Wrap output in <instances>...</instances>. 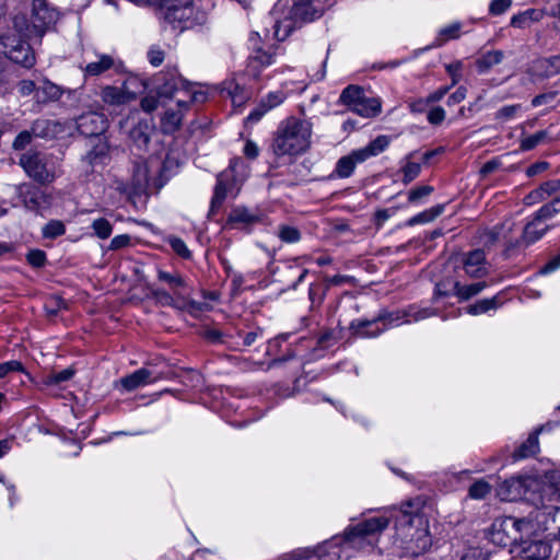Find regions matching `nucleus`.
<instances>
[{"mask_svg": "<svg viewBox=\"0 0 560 560\" xmlns=\"http://www.w3.org/2000/svg\"><path fill=\"white\" fill-rule=\"evenodd\" d=\"M552 485L542 488V494L538 501L544 499L545 504H553L555 497L560 499V475H552Z\"/></svg>", "mask_w": 560, "mask_h": 560, "instance_id": "38", "label": "nucleus"}, {"mask_svg": "<svg viewBox=\"0 0 560 560\" xmlns=\"http://www.w3.org/2000/svg\"><path fill=\"white\" fill-rule=\"evenodd\" d=\"M400 319L399 313H392L386 316H378L372 320H354L351 323L350 328L358 337L372 338L378 336L388 327L400 325L402 323Z\"/></svg>", "mask_w": 560, "mask_h": 560, "instance_id": "11", "label": "nucleus"}, {"mask_svg": "<svg viewBox=\"0 0 560 560\" xmlns=\"http://www.w3.org/2000/svg\"><path fill=\"white\" fill-rule=\"evenodd\" d=\"M433 188L431 186H420L409 191L408 199L410 202H416L419 199L429 196Z\"/></svg>", "mask_w": 560, "mask_h": 560, "instance_id": "57", "label": "nucleus"}, {"mask_svg": "<svg viewBox=\"0 0 560 560\" xmlns=\"http://www.w3.org/2000/svg\"><path fill=\"white\" fill-rule=\"evenodd\" d=\"M170 246L172 247V249L178 255L180 256L182 258H189L191 253L190 250L188 249L186 243L179 238V237H176V236H171L168 240H167Z\"/></svg>", "mask_w": 560, "mask_h": 560, "instance_id": "50", "label": "nucleus"}, {"mask_svg": "<svg viewBox=\"0 0 560 560\" xmlns=\"http://www.w3.org/2000/svg\"><path fill=\"white\" fill-rule=\"evenodd\" d=\"M534 71L541 77H552L560 73V55L536 60Z\"/></svg>", "mask_w": 560, "mask_h": 560, "instance_id": "29", "label": "nucleus"}, {"mask_svg": "<svg viewBox=\"0 0 560 560\" xmlns=\"http://www.w3.org/2000/svg\"><path fill=\"white\" fill-rule=\"evenodd\" d=\"M23 205L32 211H43L51 207V194L36 187H25L20 189Z\"/></svg>", "mask_w": 560, "mask_h": 560, "instance_id": "17", "label": "nucleus"}, {"mask_svg": "<svg viewBox=\"0 0 560 560\" xmlns=\"http://www.w3.org/2000/svg\"><path fill=\"white\" fill-rule=\"evenodd\" d=\"M550 229V224L542 222L538 218H534L523 229H521L520 247L528 246L540 240Z\"/></svg>", "mask_w": 560, "mask_h": 560, "instance_id": "21", "label": "nucleus"}, {"mask_svg": "<svg viewBox=\"0 0 560 560\" xmlns=\"http://www.w3.org/2000/svg\"><path fill=\"white\" fill-rule=\"evenodd\" d=\"M444 119H445V110L440 106L432 107L428 113V120L432 125H439Z\"/></svg>", "mask_w": 560, "mask_h": 560, "instance_id": "59", "label": "nucleus"}, {"mask_svg": "<svg viewBox=\"0 0 560 560\" xmlns=\"http://www.w3.org/2000/svg\"><path fill=\"white\" fill-rule=\"evenodd\" d=\"M443 211H444V206H441V205L435 206V207H433L429 210H425V211L415 215L413 218H411L409 220V224L413 225V224L430 222V221L434 220L436 217H439Z\"/></svg>", "mask_w": 560, "mask_h": 560, "instance_id": "41", "label": "nucleus"}, {"mask_svg": "<svg viewBox=\"0 0 560 560\" xmlns=\"http://www.w3.org/2000/svg\"><path fill=\"white\" fill-rule=\"evenodd\" d=\"M539 451L538 434L533 433L528 439L515 451L514 457L516 459L526 458L537 454Z\"/></svg>", "mask_w": 560, "mask_h": 560, "instance_id": "35", "label": "nucleus"}, {"mask_svg": "<svg viewBox=\"0 0 560 560\" xmlns=\"http://www.w3.org/2000/svg\"><path fill=\"white\" fill-rule=\"evenodd\" d=\"M182 81L176 78H172L170 82H166L164 85L160 86L159 93L161 96L173 97L176 92H178V84Z\"/></svg>", "mask_w": 560, "mask_h": 560, "instance_id": "56", "label": "nucleus"}, {"mask_svg": "<svg viewBox=\"0 0 560 560\" xmlns=\"http://www.w3.org/2000/svg\"><path fill=\"white\" fill-rule=\"evenodd\" d=\"M387 516H371L346 528L343 536H336L315 549L298 550L278 560H348L357 553L372 551L378 536L388 527Z\"/></svg>", "mask_w": 560, "mask_h": 560, "instance_id": "1", "label": "nucleus"}, {"mask_svg": "<svg viewBox=\"0 0 560 560\" xmlns=\"http://www.w3.org/2000/svg\"><path fill=\"white\" fill-rule=\"evenodd\" d=\"M401 170L404 174L402 180L405 184H408L419 176L421 172V165L416 162L406 161Z\"/></svg>", "mask_w": 560, "mask_h": 560, "instance_id": "48", "label": "nucleus"}, {"mask_svg": "<svg viewBox=\"0 0 560 560\" xmlns=\"http://www.w3.org/2000/svg\"><path fill=\"white\" fill-rule=\"evenodd\" d=\"M467 90L464 86H459L454 93L447 98L448 105H456L463 102L466 97Z\"/></svg>", "mask_w": 560, "mask_h": 560, "instance_id": "64", "label": "nucleus"}, {"mask_svg": "<svg viewBox=\"0 0 560 560\" xmlns=\"http://www.w3.org/2000/svg\"><path fill=\"white\" fill-rule=\"evenodd\" d=\"M164 58L165 52L160 46L153 45L148 50V60L154 67H159L160 65H162Z\"/></svg>", "mask_w": 560, "mask_h": 560, "instance_id": "52", "label": "nucleus"}, {"mask_svg": "<svg viewBox=\"0 0 560 560\" xmlns=\"http://www.w3.org/2000/svg\"><path fill=\"white\" fill-rule=\"evenodd\" d=\"M73 374H74L73 369L68 368L60 372H56V373H51V374L47 375L44 378L43 383L46 386L58 385L62 382L70 380L73 376Z\"/></svg>", "mask_w": 560, "mask_h": 560, "instance_id": "45", "label": "nucleus"}, {"mask_svg": "<svg viewBox=\"0 0 560 560\" xmlns=\"http://www.w3.org/2000/svg\"><path fill=\"white\" fill-rule=\"evenodd\" d=\"M238 161H235L230 170L222 172L217 177V185L214 188V194L211 199L210 212L214 213L224 202L228 196H236L238 191V187L234 179L233 173L235 171Z\"/></svg>", "mask_w": 560, "mask_h": 560, "instance_id": "13", "label": "nucleus"}, {"mask_svg": "<svg viewBox=\"0 0 560 560\" xmlns=\"http://www.w3.org/2000/svg\"><path fill=\"white\" fill-rule=\"evenodd\" d=\"M536 486L537 480L533 476H515L498 486L497 495L502 501H515L526 497Z\"/></svg>", "mask_w": 560, "mask_h": 560, "instance_id": "12", "label": "nucleus"}, {"mask_svg": "<svg viewBox=\"0 0 560 560\" xmlns=\"http://www.w3.org/2000/svg\"><path fill=\"white\" fill-rule=\"evenodd\" d=\"M162 378V375L151 369L141 368L133 373L121 377L118 381V385L125 390L131 392L139 387H143L149 384H153Z\"/></svg>", "mask_w": 560, "mask_h": 560, "instance_id": "18", "label": "nucleus"}, {"mask_svg": "<svg viewBox=\"0 0 560 560\" xmlns=\"http://www.w3.org/2000/svg\"><path fill=\"white\" fill-rule=\"evenodd\" d=\"M332 5V0H278L271 10L273 37L284 40L301 22L312 21Z\"/></svg>", "mask_w": 560, "mask_h": 560, "instance_id": "4", "label": "nucleus"}, {"mask_svg": "<svg viewBox=\"0 0 560 560\" xmlns=\"http://www.w3.org/2000/svg\"><path fill=\"white\" fill-rule=\"evenodd\" d=\"M420 502L406 503L400 509H386L377 516H387L394 522L393 545L406 556H418L431 546L428 520L419 512Z\"/></svg>", "mask_w": 560, "mask_h": 560, "instance_id": "2", "label": "nucleus"}, {"mask_svg": "<svg viewBox=\"0 0 560 560\" xmlns=\"http://www.w3.org/2000/svg\"><path fill=\"white\" fill-rule=\"evenodd\" d=\"M150 182V170L145 162L139 163L133 171L135 190H143Z\"/></svg>", "mask_w": 560, "mask_h": 560, "instance_id": "37", "label": "nucleus"}, {"mask_svg": "<svg viewBox=\"0 0 560 560\" xmlns=\"http://www.w3.org/2000/svg\"><path fill=\"white\" fill-rule=\"evenodd\" d=\"M491 485L483 479L474 482L468 491V494L474 500L485 499L491 491Z\"/></svg>", "mask_w": 560, "mask_h": 560, "instance_id": "43", "label": "nucleus"}, {"mask_svg": "<svg viewBox=\"0 0 560 560\" xmlns=\"http://www.w3.org/2000/svg\"><path fill=\"white\" fill-rule=\"evenodd\" d=\"M463 268L470 278H482L488 275L486 255L483 250L476 249L463 257Z\"/></svg>", "mask_w": 560, "mask_h": 560, "instance_id": "19", "label": "nucleus"}, {"mask_svg": "<svg viewBox=\"0 0 560 560\" xmlns=\"http://www.w3.org/2000/svg\"><path fill=\"white\" fill-rule=\"evenodd\" d=\"M512 5V0H492L489 5V12L492 15H501Z\"/></svg>", "mask_w": 560, "mask_h": 560, "instance_id": "55", "label": "nucleus"}, {"mask_svg": "<svg viewBox=\"0 0 560 560\" xmlns=\"http://www.w3.org/2000/svg\"><path fill=\"white\" fill-rule=\"evenodd\" d=\"M520 109H521L520 105L504 106L497 112L495 118L501 121H508V120L514 118L517 115V113L520 112Z\"/></svg>", "mask_w": 560, "mask_h": 560, "instance_id": "53", "label": "nucleus"}, {"mask_svg": "<svg viewBox=\"0 0 560 560\" xmlns=\"http://www.w3.org/2000/svg\"><path fill=\"white\" fill-rule=\"evenodd\" d=\"M32 140V133L30 131L20 132L13 141V148L15 150H23Z\"/></svg>", "mask_w": 560, "mask_h": 560, "instance_id": "63", "label": "nucleus"}, {"mask_svg": "<svg viewBox=\"0 0 560 560\" xmlns=\"http://www.w3.org/2000/svg\"><path fill=\"white\" fill-rule=\"evenodd\" d=\"M359 151L353 150L348 155L340 158L335 167V174L340 178H347L351 176L355 170V166L363 163L364 160H359Z\"/></svg>", "mask_w": 560, "mask_h": 560, "instance_id": "25", "label": "nucleus"}, {"mask_svg": "<svg viewBox=\"0 0 560 560\" xmlns=\"http://www.w3.org/2000/svg\"><path fill=\"white\" fill-rule=\"evenodd\" d=\"M66 232L65 224L59 220H51L43 226L42 233L46 238H56Z\"/></svg>", "mask_w": 560, "mask_h": 560, "instance_id": "44", "label": "nucleus"}, {"mask_svg": "<svg viewBox=\"0 0 560 560\" xmlns=\"http://www.w3.org/2000/svg\"><path fill=\"white\" fill-rule=\"evenodd\" d=\"M20 165L30 177L40 184H49L57 177L55 166L38 152L24 153L20 159Z\"/></svg>", "mask_w": 560, "mask_h": 560, "instance_id": "10", "label": "nucleus"}, {"mask_svg": "<svg viewBox=\"0 0 560 560\" xmlns=\"http://www.w3.org/2000/svg\"><path fill=\"white\" fill-rule=\"evenodd\" d=\"M463 24L459 21L452 22L439 28L431 47H441L447 42L457 39L462 35Z\"/></svg>", "mask_w": 560, "mask_h": 560, "instance_id": "23", "label": "nucleus"}, {"mask_svg": "<svg viewBox=\"0 0 560 560\" xmlns=\"http://www.w3.org/2000/svg\"><path fill=\"white\" fill-rule=\"evenodd\" d=\"M539 192L544 197V199L549 198L552 194L557 192L560 189V180L551 179L542 183L538 188Z\"/></svg>", "mask_w": 560, "mask_h": 560, "instance_id": "54", "label": "nucleus"}, {"mask_svg": "<svg viewBox=\"0 0 560 560\" xmlns=\"http://www.w3.org/2000/svg\"><path fill=\"white\" fill-rule=\"evenodd\" d=\"M390 141V137L385 135L376 137L364 148L357 149L359 151V160L366 161L370 158L381 154L388 148Z\"/></svg>", "mask_w": 560, "mask_h": 560, "instance_id": "26", "label": "nucleus"}, {"mask_svg": "<svg viewBox=\"0 0 560 560\" xmlns=\"http://www.w3.org/2000/svg\"><path fill=\"white\" fill-rule=\"evenodd\" d=\"M491 242H503L508 248L520 247L521 229L512 219L494 226L488 234Z\"/></svg>", "mask_w": 560, "mask_h": 560, "instance_id": "15", "label": "nucleus"}, {"mask_svg": "<svg viewBox=\"0 0 560 560\" xmlns=\"http://www.w3.org/2000/svg\"><path fill=\"white\" fill-rule=\"evenodd\" d=\"M560 213V198L553 199L550 203L544 205L537 212L536 218L547 222Z\"/></svg>", "mask_w": 560, "mask_h": 560, "instance_id": "40", "label": "nucleus"}, {"mask_svg": "<svg viewBox=\"0 0 560 560\" xmlns=\"http://www.w3.org/2000/svg\"><path fill=\"white\" fill-rule=\"evenodd\" d=\"M14 31L19 35L7 34L0 37V54H3L15 63L31 68L35 63V56L30 45L24 40L27 37L15 27Z\"/></svg>", "mask_w": 560, "mask_h": 560, "instance_id": "8", "label": "nucleus"}, {"mask_svg": "<svg viewBox=\"0 0 560 560\" xmlns=\"http://www.w3.org/2000/svg\"><path fill=\"white\" fill-rule=\"evenodd\" d=\"M258 220V217L249 212L246 208L236 207L234 208L228 218V222L231 224H250Z\"/></svg>", "mask_w": 560, "mask_h": 560, "instance_id": "36", "label": "nucleus"}, {"mask_svg": "<svg viewBox=\"0 0 560 560\" xmlns=\"http://www.w3.org/2000/svg\"><path fill=\"white\" fill-rule=\"evenodd\" d=\"M91 228L93 229L94 234L101 240L108 238L113 232L112 223L105 218L94 220Z\"/></svg>", "mask_w": 560, "mask_h": 560, "instance_id": "42", "label": "nucleus"}, {"mask_svg": "<svg viewBox=\"0 0 560 560\" xmlns=\"http://www.w3.org/2000/svg\"><path fill=\"white\" fill-rule=\"evenodd\" d=\"M130 241H131V238L128 234L116 235L110 241L109 249L117 250L120 248H125V247L129 246Z\"/></svg>", "mask_w": 560, "mask_h": 560, "instance_id": "58", "label": "nucleus"}, {"mask_svg": "<svg viewBox=\"0 0 560 560\" xmlns=\"http://www.w3.org/2000/svg\"><path fill=\"white\" fill-rule=\"evenodd\" d=\"M485 288L486 282L460 284L458 281H456L454 283V295H456L462 301H466L479 294Z\"/></svg>", "mask_w": 560, "mask_h": 560, "instance_id": "32", "label": "nucleus"}, {"mask_svg": "<svg viewBox=\"0 0 560 560\" xmlns=\"http://www.w3.org/2000/svg\"><path fill=\"white\" fill-rule=\"evenodd\" d=\"M278 235L285 243H296L301 237L299 230L289 225L280 226Z\"/></svg>", "mask_w": 560, "mask_h": 560, "instance_id": "49", "label": "nucleus"}, {"mask_svg": "<svg viewBox=\"0 0 560 560\" xmlns=\"http://www.w3.org/2000/svg\"><path fill=\"white\" fill-rule=\"evenodd\" d=\"M158 277L161 281L166 282L170 285V288L174 291L185 287V281L178 273H170L160 270Z\"/></svg>", "mask_w": 560, "mask_h": 560, "instance_id": "47", "label": "nucleus"}, {"mask_svg": "<svg viewBox=\"0 0 560 560\" xmlns=\"http://www.w3.org/2000/svg\"><path fill=\"white\" fill-rule=\"evenodd\" d=\"M285 100V94L282 91H275L268 93L261 101L260 104L268 112L279 106Z\"/></svg>", "mask_w": 560, "mask_h": 560, "instance_id": "46", "label": "nucleus"}, {"mask_svg": "<svg viewBox=\"0 0 560 560\" xmlns=\"http://www.w3.org/2000/svg\"><path fill=\"white\" fill-rule=\"evenodd\" d=\"M545 15V12L539 9H527L518 14H515L511 19V25L518 28H525L533 22L540 21Z\"/></svg>", "mask_w": 560, "mask_h": 560, "instance_id": "30", "label": "nucleus"}, {"mask_svg": "<svg viewBox=\"0 0 560 560\" xmlns=\"http://www.w3.org/2000/svg\"><path fill=\"white\" fill-rule=\"evenodd\" d=\"M46 255L44 252L35 249L27 254V261L34 267H42L45 264Z\"/></svg>", "mask_w": 560, "mask_h": 560, "instance_id": "61", "label": "nucleus"}, {"mask_svg": "<svg viewBox=\"0 0 560 560\" xmlns=\"http://www.w3.org/2000/svg\"><path fill=\"white\" fill-rule=\"evenodd\" d=\"M462 67L463 65L460 61H455L453 63L446 65V71L452 78V85H455L459 82Z\"/></svg>", "mask_w": 560, "mask_h": 560, "instance_id": "60", "label": "nucleus"}, {"mask_svg": "<svg viewBox=\"0 0 560 560\" xmlns=\"http://www.w3.org/2000/svg\"><path fill=\"white\" fill-rule=\"evenodd\" d=\"M364 92L360 86L349 85L340 94L339 101L343 105L348 106L350 110L357 106V104L363 98Z\"/></svg>", "mask_w": 560, "mask_h": 560, "instance_id": "33", "label": "nucleus"}, {"mask_svg": "<svg viewBox=\"0 0 560 560\" xmlns=\"http://www.w3.org/2000/svg\"><path fill=\"white\" fill-rule=\"evenodd\" d=\"M503 60V52L500 50H491L480 56L477 61L478 71L483 73L492 67L499 65Z\"/></svg>", "mask_w": 560, "mask_h": 560, "instance_id": "34", "label": "nucleus"}, {"mask_svg": "<svg viewBox=\"0 0 560 560\" xmlns=\"http://www.w3.org/2000/svg\"><path fill=\"white\" fill-rule=\"evenodd\" d=\"M448 560H487V558L478 546L458 541L453 545Z\"/></svg>", "mask_w": 560, "mask_h": 560, "instance_id": "22", "label": "nucleus"}, {"mask_svg": "<svg viewBox=\"0 0 560 560\" xmlns=\"http://www.w3.org/2000/svg\"><path fill=\"white\" fill-rule=\"evenodd\" d=\"M535 508L527 516H501L494 520L491 529V539L498 545H521L540 533L549 529L550 518L556 510L555 504H545L532 498Z\"/></svg>", "mask_w": 560, "mask_h": 560, "instance_id": "3", "label": "nucleus"}, {"mask_svg": "<svg viewBox=\"0 0 560 560\" xmlns=\"http://www.w3.org/2000/svg\"><path fill=\"white\" fill-rule=\"evenodd\" d=\"M37 91L38 92L43 91V93L46 95L47 100H51V101L58 100L61 96L60 88L58 85H56L55 83L47 81V80H45L43 82V85L39 86Z\"/></svg>", "mask_w": 560, "mask_h": 560, "instance_id": "51", "label": "nucleus"}, {"mask_svg": "<svg viewBox=\"0 0 560 560\" xmlns=\"http://www.w3.org/2000/svg\"><path fill=\"white\" fill-rule=\"evenodd\" d=\"M161 13L174 31L192 27L203 20V13L195 8L194 0H161Z\"/></svg>", "mask_w": 560, "mask_h": 560, "instance_id": "6", "label": "nucleus"}, {"mask_svg": "<svg viewBox=\"0 0 560 560\" xmlns=\"http://www.w3.org/2000/svg\"><path fill=\"white\" fill-rule=\"evenodd\" d=\"M312 124L291 116L282 120L276 131L271 149L275 155L298 156L311 147Z\"/></svg>", "mask_w": 560, "mask_h": 560, "instance_id": "5", "label": "nucleus"}, {"mask_svg": "<svg viewBox=\"0 0 560 560\" xmlns=\"http://www.w3.org/2000/svg\"><path fill=\"white\" fill-rule=\"evenodd\" d=\"M551 553V546L549 542L534 537L521 545H518L517 557L518 560H548Z\"/></svg>", "mask_w": 560, "mask_h": 560, "instance_id": "16", "label": "nucleus"}, {"mask_svg": "<svg viewBox=\"0 0 560 560\" xmlns=\"http://www.w3.org/2000/svg\"><path fill=\"white\" fill-rule=\"evenodd\" d=\"M77 128L83 136H96L106 129V119L102 114L91 112L78 118Z\"/></svg>", "mask_w": 560, "mask_h": 560, "instance_id": "20", "label": "nucleus"}, {"mask_svg": "<svg viewBox=\"0 0 560 560\" xmlns=\"http://www.w3.org/2000/svg\"><path fill=\"white\" fill-rule=\"evenodd\" d=\"M57 12L49 8L45 0H33L32 15L28 23L26 16L15 15L13 26L24 33L28 39L42 37L45 31L56 21Z\"/></svg>", "mask_w": 560, "mask_h": 560, "instance_id": "7", "label": "nucleus"}, {"mask_svg": "<svg viewBox=\"0 0 560 560\" xmlns=\"http://www.w3.org/2000/svg\"><path fill=\"white\" fill-rule=\"evenodd\" d=\"M275 51L265 50L261 47L254 48L253 54L249 58L248 68L254 75H258V72L275 62Z\"/></svg>", "mask_w": 560, "mask_h": 560, "instance_id": "24", "label": "nucleus"}, {"mask_svg": "<svg viewBox=\"0 0 560 560\" xmlns=\"http://www.w3.org/2000/svg\"><path fill=\"white\" fill-rule=\"evenodd\" d=\"M143 90V84L138 78H128L121 86L105 85L101 89L100 96L107 106H120L135 100Z\"/></svg>", "mask_w": 560, "mask_h": 560, "instance_id": "9", "label": "nucleus"}, {"mask_svg": "<svg viewBox=\"0 0 560 560\" xmlns=\"http://www.w3.org/2000/svg\"><path fill=\"white\" fill-rule=\"evenodd\" d=\"M23 366L19 361H8L0 364V378L8 375L10 372L22 371Z\"/></svg>", "mask_w": 560, "mask_h": 560, "instance_id": "62", "label": "nucleus"}, {"mask_svg": "<svg viewBox=\"0 0 560 560\" xmlns=\"http://www.w3.org/2000/svg\"><path fill=\"white\" fill-rule=\"evenodd\" d=\"M222 92L228 94L234 107H242L249 97L248 93L234 79L222 83Z\"/></svg>", "mask_w": 560, "mask_h": 560, "instance_id": "27", "label": "nucleus"}, {"mask_svg": "<svg viewBox=\"0 0 560 560\" xmlns=\"http://www.w3.org/2000/svg\"><path fill=\"white\" fill-rule=\"evenodd\" d=\"M122 62L114 55L95 52L94 58L85 60V66L82 71L85 78L98 77L106 71L115 70L121 71Z\"/></svg>", "mask_w": 560, "mask_h": 560, "instance_id": "14", "label": "nucleus"}, {"mask_svg": "<svg viewBox=\"0 0 560 560\" xmlns=\"http://www.w3.org/2000/svg\"><path fill=\"white\" fill-rule=\"evenodd\" d=\"M549 133L547 130H540L534 135L525 136L521 140V148L523 150H532L537 145L547 142Z\"/></svg>", "mask_w": 560, "mask_h": 560, "instance_id": "39", "label": "nucleus"}, {"mask_svg": "<svg viewBox=\"0 0 560 560\" xmlns=\"http://www.w3.org/2000/svg\"><path fill=\"white\" fill-rule=\"evenodd\" d=\"M503 301L501 295H494L490 299H482L477 301L475 304H471L467 307V313L470 315H481L488 313L489 311L497 310L500 305H502Z\"/></svg>", "mask_w": 560, "mask_h": 560, "instance_id": "31", "label": "nucleus"}, {"mask_svg": "<svg viewBox=\"0 0 560 560\" xmlns=\"http://www.w3.org/2000/svg\"><path fill=\"white\" fill-rule=\"evenodd\" d=\"M382 110V103L380 98L377 97H368L363 96V98L357 104V106L353 108V113L365 117H375L377 116Z\"/></svg>", "mask_w": 560, "mask_h": 560, "instance_id": "28", "label": "nucleus"}]
</instances>
